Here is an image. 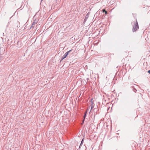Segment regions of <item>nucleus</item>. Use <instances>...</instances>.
<instances>
[{
	"label": "nucleus",
	"instance_id": "8",
	"mask_svg": "<svg viewBox=\"0 0 150 150\" xmlns=\"http://www.w3.org/2000/svg\"><path fill=\"white\" fill-rule=\"evenodd\" d=\"M102 101V104H103L104 105L105 104V100L104 99H103Z\"/></svg>",
	"mask_w": 150,
	"mask_h": 150
},
{
	"label": "nucleus",
	"instance_id": "13",
	"mask_svg": "<svg viewBox=\"0 0 150 150\" xmlns=\"http://www.w3.org/2000/svg\"><path fill=\"white\" fill-rule=\"evenodd\" d=\"M91 105H92L93 104V102L92 101H91Z\"/></svg>",
	"mask_w": 150,
	"mask_h": 150
},
{
	"label": "nucleus",
	"instance_id": "5",
	"mask_svg": "<svg viewBox=\"0 0 150 150\" xmlns=\"http://www.w3.org/2000/svg\"><path fill=\"white\" fill-rule=\"evenodd\" d=\"M87 113V110H86L84 112V115L83 116V119H85V118L86 116Z\"/></svg>",
	"mask_w": 150,
	"mask_h": 150
},
{
	"label": "nucleus",
	"instance_id": "2",
	"mask_svg": "<svg viewBox=\"0 0 150 150\" xmlns=\"http://www.w3.org/2000/svg\"><path fill=\"white\" fill-rule=\"evenodd\" d=\"M72 51H73V50L72 49L69 50V51L66 52L65 54L62 56L63 58H64V59L65 58H66L67 56L68 55L69 53L71 52H72Z\"/></svg>",
	"mask_w": 150,
	"mask_h": 150
},
{
	"label": "nucleus",
	"instance_id": "4",
	"mask_svg": "<svg viewBox=\"0 0 150 150\" xmlns=\"http://www.w3.org/2000/svg\"><path fill=\"white\" fill-rule=\"evenodd\" d=\"M38 21L37 20H35L34 22L32 24V25L30 27V29H31L32 28H34L35 26V24H36L38 23Z\"/></svg>",
	"mask_w": 150,
	"mask_h": 150
},
{
	"label": "nucleus",
	"instance_id": "16",
	"mask_svg": "<svg viewBox=\"0 0 150 150\" xmlns=\"http://www.w3.org/2000/svg\"><path fill=\"white\" fill-rule=\"evenodd\" d=\"M93 98H92L91 99V101H92V100H93Z\"/></svg>",
	"mask_w": 150,
	"mask_h": 150
},
{
	"label": "nucleus",
	"instance_id": "11",
	"mask_svg": "<svg viewBox=\"0 0 150 150\" xmlns=\"http://www.w3.org/2000/svg\"><path fill=\"white\" fill-rule=\"evenodd\" d=\"M93 110H94V112H95V111H97V109H96L94 108V109H93Z\"/></svg>",
	"mask_w": 150,
	"mask_h": 150
},
{
	"label": "nucleus",
	"instance_id": "17",
	"mask_svg": "<svg viewBox=\"0 0 150 150\" xmlns=\"http://www.w3.org/2000/svg\"><path fill=\"white\" fill-rule=\"evenodd\" d=\"M3 35L4 36V33H3Z\"/></svg>",
	"mask_w": 150,
	"mask_h": 150
},
{
	"label": "nucleus",
	"instance_id": "7",
	"mask_svg": "<svg viewBox=\"0 0 150 150\" xmlns=\"http://www.w3.org/2000/svg\"><path fill=\"white\" fill-rule=\"evenodd\" d=\"M103 13H105V15L107 14L108 13L107 11L105 9H103Z\"/></svg>",
	"mask_w": 150,
	"mask_h": 150
},
{
	"label": "nucleus",
	"instance_id": "18",
	"mask_svg": "<svg viewBox=\"0 0 150 150\" xmlns=\"http://www.w3.org/2000/svg\"><path fill=\"white\" fill-rule=\"evenodd\" d=\"M42 0H41V1H42Z\"/></svg>",
	"mask_w": 150,
	"mask_h": 150
},
{
	"label": "nucleus",
	"instance_id": "1",
	"mask_svg": "<svg viewBox=\"0 0 150 150\" xmlns=\"http://www.w3.org/2000/svg\"><path fill=\"white\" fill-rule=\"evenodd\" d=\"M132 24L133 26L132 30L133 32H136L139 29V25L137 20H136L135 22L132 23Z\"/></svg>",
	"mask_w": 150,
	"mask_h": 150
},
{
	"label": "nucleus",
	"instance_id": "15",
	"mask_svg": "<svg viewBox=\"0 0 150 150\" xmlns=\"http://www.w3.org/2000/svg\"><path fill=\"white\" fill-rule=\"evenodd\" d=\"M133 87L134 86H132V87H131L132 88H133Z\"/></svg>",
	"mask_w": 150,
	"mask_h": 150
},
{
	"label": "nucleus",
	"instance_id": "12",
	"mask_svg": "<svg viewBox=\"0 0 150 150\" xmlns=\"http://www.w3.org/2000/svg\"><path fill=\"white\" fill-rule=\"evenodd\" d=\"M85 119H83V120L82 123H83L84 122V121H85Z\"/></svg>",
	"mask_w": 150,
	"mask_h": 150
},
{
	"label": "nucleus",
	"instance_id": "3",
	"mask_svg": "<svg viewBox=\"0 0 150 150\" xmlns=\"http://www.w3.org/2000/svg\"><path fill=\"white\" fill-rule=\"evenodd\" d=\"M89 13H88L85 16V18L84 20L83 21V24H85L86 23V21L88 18L89 16Z\"/></svg>",
	"mask_w": 150,
	"mask_h": 150
},
{
	"label": "nucleus",
	"instance_id": "10",
	"mask_svg": "<svg viewBox=\"0 0 150 150\" xmlns=\"http://www.w3.org/2000/svg\"><path fill=\"white\" fill-rule=\"evenodd\" d=\"M64 58H63V57L60 60V62H61L63 60V59H64Z\"/></svg>",
	"mask_w": 150,
	"mask_h": 150
},
{
	"label": "nucleus",
	"instance_id": "9",
	"mask_svg": "<svg viewBox=\"0 0 150 150\" xmlns=\"http://www.w3.org/2000/svg\"><path fill=\"white\" fill-rule=\"evenodd\" d=\"M133 91L134 92L136 93L137 91V90L136 89L134 88L133 90Z\"/></svg>",
	"mask_w": 150,
	"mask_h": 150
},
{
	"label": "nucleus",
	"instance_id": "6",
	"mask_svg": "<svg viewBox=\"0 0 150 150\" xmlns=\"http://www.w3.org/2000/svg\"><path fill=\"white\" fill-rule=\"evenodd\" d=\"M84 138H83L82 139V140H81V143H80L79 147H80L81 145H82L83 144V142H84Z\"/></svg>",
	"mask_w": 150,
	"mask_h": 150
},
{
	"label": "nucleus",
	"instance_id": "14",
	"mask_svg": "<svg viewBox=\"0 0 150 150\" xmlns=\"http://www.w3.org/2000/svg\"><path fill=\"white\" fill-rule=\"evenodd\" d=\"M93 108V106H91V110H92V109Z\"/></svg>",
	"mask_w": 150,
	"mask_h": 150
}]
</instances>
